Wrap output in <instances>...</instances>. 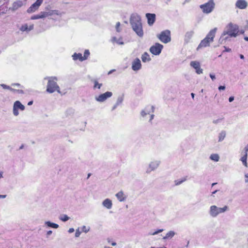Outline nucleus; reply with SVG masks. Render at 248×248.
Segmentation results:
<instances>
[{"instance_id":"1","label":"nucleus","mask_w":248,"mask_h":248,"mask_svg":"<svg viewBox=\"0 0 248 248\" xmlns=\"http://www.w3.org/2000/svg\"><path fill=\"white\" fill-rule=\"evenodd\" d=\"M129 21L133 30L136 34L140 37H142L144 32L140 16L137 13L132 14L130 16Z\"/></svg>"},{"instance_id":"2","label":"nucleus","mask_w":248,"mask_h":248,"mask_svg":"<svg viewBox=\"0 0 248 248\" xmlns=\"http://www.w3.org/2000/svg\"><path fill=\"white\" fill-rule=\"evenodd\" d=\"M238 29L239 27L236 24H233L232 23L228 24L219 38V43L221 44H224L225 40L228 39V37L226 36V35H228L231 37H236L238 34Z\"/></svg>"},{"instance_id":"3","label":"nucleus","mask_w":248,"mask_h":248,"mask_svg":"<svg viewBox=\"0 0 248 248\" xmlns=\"http://www.w3.org/2000/svg\"><path fill=\"white\" fill-rule=\"evenodd\" d=\"M217 31V28H215L211 30L207 34L206 37L202 40L198 47L197 50H199L202 47H205L210 46V43L213 42L215 37V34Z\"/></svg>"},{"instance_id":"4","label":"nucleus","mask_w":248,"mask_h":248,"mask_svg":"<svg viewBox=\"0 0 248 248\" xmlns=\"http://www.w3.org/2000/svg\"><path fill=\"white\" fill-rule=\"evenodd\" d=\"M45 79L48 80L46 91L49 93H53L56 91L60 93V87L57 83L58 80L56 77H46Z\"/></svg>"},{"instance_id":"5","label":"nucleus","mask_w":248,"mask_h":248,"mask_svg":"<svg viewBox=\"0 0 248 248\" xmlns=\"http://www.w3.org/2000/svg\"><path fill=\"white\" fill-rule=\"evenodd\" d=\"M229 210V207L227 205L223 207H218L216 205H211L210 207L209 214L211 217H216L219 214L225 213Z\"/></svg>"},{"instance_id":"6","label":"nucleus","mask_w":248,"mask_h":248,"mask_svg":"<svg viewBox=\"0 0 248 248\" xmlns=\"http://www.w3.org/2000/svg\"><path fill=\"white\" fill-rule=\"evenodd\" d=\"M215 4L213 0H209L207 2L202 4L200 8L204 14H208L211 13L215 8Z\"/></svg>"},{"instance_id":"7","label":"nucleus","mask_w":248,"mask_h":248,"mask_svg":"<svg viewBox=\"0 0 248 248\" xmlns=\"http://www.w3.org/2000/svg\"><path fill=\"white\" fill-rule=\"evenodd\" d=\"M157 37L162 42L168 43L171 40L170 31L168 30H165L157 34Z\"/></svg>"},{"instance_id":"8","label":"nucleus","mask_w":248,"mask_h":248,"mask_svg":"<svg viewBox=\"0 0 248 248\" xmlns=\"http://www.w3.org/2000/svg\"><path fill=\"white\" fill-rule=\"evenodd\" d=\"M113 95L111 92L107 91L105 93H101L99 95L95 96V100L99 103L105 102L108 98H110Z\"/></svg>"},{"instance_id":"9","label":"nucleus","mask_w":248,"mask_h":248,"mask_svg":"<svg viewBox=\"0 0 248 248\" xmlns=\"http://www.w3.org/2000/svg\"><path fill=\"white\" fill-rule=\"evenodd\" d=\"M160 164V161L158 160H155L150 162L146 169V173H150L152 171L155 170L158 168Z\"/></svg>"},{"instance_id":"10","label":"nucleus","mask_w":248,"mask_h":248,"mask_svg":"<svg viewBox=\"0 0 248 248\" xmlns=\"http://www.w3.org/2000/svg\"><path fill=\"white\" fill-rule=\"evenodd\" d=\"M163 46L159 43H156L152 46L150 48V51L155 55H158L161 52Z\"/></svg>"},{"instance_id":"11","label":"nucleus","mask_w":248,"mask_h":248,"mask_svg":"<svg viewBox=\"0 0 248 248\" xmlns=\"http://www.w3.org/2000/svg\"><path fill=\"white\" fill-rule=\"evenodd\" d=\"M18 109L24 110L25 106L19 101H16L13 106V114L15 116H17L19 114Z\"/></svg>"},{"instance_id":"12","label":"nucleus","mask_w":248,"mask_h":248,"mask_svg":"<svg viewBox=\"0 0 248 248\" xmlns=\"http://www.w3.org/2000/svg\"><path fill=\"white\" fill-rule=\"evenodd\" d=\"M25 4V2L24 1L18 0L12 3V6L10 7L9 9L12 11L15 12L18 10Z\"/></svg>"},{"instance_id":"13","label":"nucleus","mask_w":248,"mask_h":248,"mask_svg":"<svg viewBox=\"0 0 248 248\" xmlns=\"http://www.w3.org/2000/svg\"><path fill=\"white\" fill-rule=\"evenodd\" d=\"M43 0H37L35 2L32 4L27 10V13H31L36 11L41 4L43 3Z\"/></svg>"},{"instance_id":"14","label":"nucleus","mask_w":248,"mask_h":248,"mask_svg":"<svg viewBox=\"0 0 248 248\" xmlns=\"http://www.w3.org/2000/svg\"><path fill=\"white\" fill-rule=\"evenodd\" d=\"M248 3L246 0H237L235 3V7L240 10H244L247 8Z\"/></svg>"},{"instance_id":"15","label":"nucleus","mask_w":248,"mask_h":248,"mask_svg":"<svg viewBox=\"0 0 248 248\" xmlns=\"http://www.w3.org/2000/svg\"><path fill=\"white\" fill-rule=\"evenodd\" d=\"M141 63L140 60L139 58H136L132 62V69L135 72L139 71L141 68Z\"/></svg>"},{"instance_id":"16","label":"nucleus","mask_w":248,"mask_h":248,"mask_svg":"<svg viewBox=\"0 0 248 248\" xmlns=\"http://www.w3.org/2000/svg\"><path fill=\"white\" fill-rule=\"evenodd\" d=\"M190 65L196 70L198 74H201L203 72V70L201 68L200 63L198 61H191L190 62Z\"/></svg>"},{"instance_id":"17","label":"nucleus","mask_w":248,"mask_h":248,"mask_svg":"<svg viewBox=\"0 0 248 248\" xmlns=\"http://www.w3.org/2000/svg\"><path fill=\"white\" fill-rule=\"evenodd\" d=\"M155 108L154 106H147L140 112V115L143 118L148 114H150L151 113H153L154 112Z\"/></svg>"},{"instance_id":"18","label":"nucleus","mask_w":248,"mask_h":248,"mask_svg":"<svg viewBox=\"0 0 248 248\" xmlns=\"http://www.w3.org/2000/svg\"><path fill=\"white\" fill-rule=\"evenodd\" d=\"M34 28V25L33 24H31L29 25L26 23L21 25L20 27L19 30L20 31L24 32L27 31L29 32L30 31L32 30Z\"/></svg>"},{"instance_id":"19","label":"nucleus","mask_w":248,"mask_h":248,"mask_svg":"<svg viewBox=\"0 0 248 248\" xmlns=\"http://www.w3.org/2000/svg\"><path fill=\"white\" fill-rule=\"evenodd\" d=\"M146 17L147 18L149 25H153L155 20V14L147 13L146 14Z\"/></svg>"},{"instance_id":"20","label":"nucleus","mask_w":248,"mask_h":248,"mask_svg":"<svg viewBox=\"0 0 248 248\" xmlns=\"http://www.w3.org/2000/svg\"><path fill=\"white\" fill-rule=\"evenodd\" d=\"M194 32L193 31H188L186 32L184 36V43L188 44L194 35Z\"/></svg>"},{"instance_id":"21","label":"nucleus","mask_w":248,"mask_h":248,"mask_svg":"<svg viewBox=\"0 0 248 248\" xmlns=\"http://www.w3.org/2000/svg\"><path fill=\"white\" fill-rule=\"evenodd\" d=\"M115 196L117 198V200L120 202L125 201L127 198L126 195L122 190L117 193L115 194Z\"/></svg>"},{"instance_id":"22","label":"nucleus","mask_w":248,"mask_h":248,"mask_svg":"<svg viewBox=\"0 0 248 248\" xmlns=\"http://www.w3.org/2000/svg\"><path fill=\"white\" fill-rule=\"evenodd\" d=\"M103 206L108 209H110L112 207V202L109 199H106L102 202Z\"/></svg>"},{"instance_id":"23","label":"nucleus","mask_w":248,"mask_h":248,"mask_svg":"<svg viewBox=\"0 0 248 248\" xmlns=\"http://www.w3.org/2000/svg\"><path fill=\"white\" fill-rule=\"evenodd\" d=\"M247 155L248 154L247 153H241V157L240 159V160L242 162L243 165L247 167L248 164H247Z\"/></svg>"},{"instance_id":"24","label":"nucleus","mask_w":248,"mask_h":248,"mask_svg":"<svg viewBox=\"0 0 248 248\" xmlns=\"http://www.w3.org/2000/svg\"><path fill=\"white\" fill-rule=\"evenodd\" d=\"M45 225L50 228L57 229L59 226L58 224L51 222L49 221H46L45 222Z\"/></svg>"},{"instance_id":"25","label":"nucleus","mask_w":248,"mask_h":248,"mask_svg":"<svg viewBox=\"0 0 248 248\" xmlns=\"http://www.w3.org/2000/svg\"><path fill=\"white\" fill-rule=\"evenodd\" d=\"M72 58L74 61L79 60L80 61L82 62L84 59L82 58V55L81 53H75L72 56Z\"/></svg>"},{"instance_id":"26","label":"nucleus","mask_w":248,"mask_h":248,"mask_svg":"<svg viewBox=\"0 0 248 248\" xmlns=\"http://www.w3.org/2000/svg\"><path fill=\"white\" fill-rule=\"evenodd\" d=\"M141 60L143 62H146L151 61L150 55L147 52H144L141 56Z\"/></svg>"},{"instance_id":"27","label":"nucleus","mask_w":248,"mask_h":248,"mask_svg":"<svg viewBox=\"0 0 248 248\" xmlns=\"http://www.w3.org/2000/svg\"><path fill=\"white\" fill-rule=\"evenodd\" d=\"M111 41L112 43H116L118 45H123L124 44L122 37L117 38L116 37H113L111 38Z\"/></svg>"},{"instance_id":"28","label":"nucleus","mask_w":248,"mask_h":248,"mask_svg":"<svg viewBox=\"0 0 248 248\" xmlns=\"http://www.w3.org/2000/svg\"><path fill=\"white\" fill-rule=\"evenodd\" d=\"M175 234V232L173 231H170L168 232L166 235L163 237V239H171Z\"/></svg>"},{"instance_id":"29","label":"nucleus","mask_w":248,"mask_h":248,"mask_svg":"<svg viewBox=\"0 0 248 248\" xmlns=\"http://www.w3.org/2000/svg\"><path fill=\"white\" fill-rule=\"evenodd\" d=\"M226 132L225 131H221L218 134V141L221 142L223 141L226 137Z\"/></svg>"},{"instance_id":"30","label":"nucleus","mask_w":248,"mask_h":248,"mask_svg":"<svg viewBox=\"0 0 248 248\" xmlns=\"http://www.w3.org/2000/svg\"><path fill=\"white\" fill-rule=\"evenodd\" d=\"M224 118L222 116L219 117L216 119H215L213 121V123L215 124H220L224 121Z\"/></svg>"},{"instance_id":"31","label":"nucleus","mask_w":248,"mask_h":248,"mask_svg":"<svg viewBox=\"0 0 248 248\" xmlns=\"http://www.w3.org/2000/svg\"><path fill=\"white\" fill-rule=\"evenodd\" d=\"M210 158L212 160H213L215 162H217L219 161V156L217 154H213L211 155L210 156Z\"/></svg>"},{"instance_id":"32","label":"nucleus","mask_w":248,"mask_h":248,"mask_svg":"<svg viewBox=\"0 0 248 248\" xmlns=\"http://www.w3.org/2000/svg\"><path fill=\"white\" fill-rule=\"evenodd\" d=\"M59 218L62 221L66 222L70 219V217L65 214H62L59 216Z\"/></svg>"},{"instance_id":"33","label":"nucleus","mask_w":248,"mask_h":248,"mask_svg":"<svg viewBox=\"0 0 248 248\" xmlns=\"http://www.w3.org/2000/svg\"><path fill=\"white\" fill-rule=\"evenodd\" d=\"M124 99V94L119 95L117 98L116 103H117V105H119L120 106L123 103Z\"/></svg>"},{"instance_id":"34","label":"nucleus","mask_w":248,"mask_h":248,"mask_svg":"<svg viewBox=\"0 0 248 248\" xmlns=\"http://www.w3.org/2000/svg\"><path fill=\"white\" fill-rule=\"evenodd\" d=\"M48 16H51L53 15H58V16H61V14L58 10H51L49 11H48Z\"/></svg>"},{"instance_id":"35","label":"nucleus","mask_w":248,"mask_h":248,"mask_svg":"<svg viewBox=\"0 0 248 248\" xmlns=\"http://www.w3.org/2000/svg\"><path fill=\"white\" fill-rule=\"evenodd\" d=\"M94 85H93V89H100L101 87L102 86V83H99L96 80H94L93 81Z\"/></svg>"},{"instance_id":"36","label":"nucleus","mask_w":248,"mask_h":248,"mask_svg":"<svg viewBox=\"0 0 248 248\" xmlns=\"http://www.w3.org/2000/svg\"><path fill=\"white\" fill-rule=\"evenodd\" d=\"M186 180V178H183L180 180H176L174 181V183L176 186H178L181 184L182 183L184 182Z\"/></svg>"},{"instance_id":"37","label":"nucleus","mask_w":248,"mask_h":248,"mask_svg":"<svg viewBox=\"0 0 248 248\" xmlns=\"http://www.w3.org/2000/svg\"><path fill=\"white\" fill-rule=\"evenodd\" d=\"M115 29L117 32H120L122 31L121 25L120 22H117L116 24Z\"/></svg>"},{"instance_id":"38","label":"nucleus","mask_w":248,"mask_h":248,"mask_svg":"<svg viewBox=\"0 0 248 248\" xmlns=\"http://www.w3.org/2000/svg\"><path fill=\"white\" fill-rule=\"evenodd\" d=\"M90 53L89 52V50L88 49H86L85 50L84 53V56H82V58L84 59V61L87 59V58L90 56Z\"/></svg>"},{"instance_id":"39","label":"nucleus","mask_w":248,"mask_h":248,"mask_svg":"<svg viewBox=\"0 0 248 248\" xmlns=\"http://www.w3.org/2000/svg\"><path fill=\"white\" fill-rule=\"evenodd\" d=\"M0 86L4 89H7V90H9L11 91H16L15 89H14L12 88H11L10 86H8V85H6L4 84H0Z\"/></svg>"},{"instance_id":"40","label":"nucleus","mask_w":248,"mask_h":248,"mask_svg":"<svg viewBox=\"0 0 248 248\" xmlns=\"http://www.w3.org/2000/svg\"><path fill=\"white\" fill-rule=\"evenodd\" d=\"M41 18H43L46 17L48 16V12H42L40 13Z\"/></svg>"},{"instance_id":"41","label":"nucleus","mask_w":248,"mask_h":248,"mask_svg":"<svg viewBox=\"0 0 248 248\" xmlns=\"http://www.w3.org/2000/svg\"><path fill=\"white\" fill-rule=\"evenodd\" d=\"M90 227H87L86 226H83L81 228L82 231L87 233L90 231Z\"/></svg>"},{"instance_id":"42","label":"nucleus","mask_w":248,"mask_h":248,"mask_svg":"<svg viewBox=\"0 0 248 248\" xmlns=\"http://www.w3.org/2000/svg\"><path fill=\"white\" fill-rule=\"evenodd\" d=\"M41 18L40 14L39 15H34L31 16V20H35Z\"/></svg>"},{"instance_id":"43","label":"nucleus","mask_w":248,"mask_h":248,"mask_svg":"<svg viewBox=\"0 0 248 248\" xmlns=\"http://www.w3.org/2000/svg\"><path fill=\"white\" fill-rule=\"evenodd\" d=\"M163 231V229H159L157 231L152 233H150V235H156L161 232H162Z\"/></svg>"},{"instance_id":"44","label":"nucleus","mask_w":248,"mask_h":248,"mask_svg":"<svg viewBox=\"0 0 248 248\" xmlns=\"http://www.w3.org/2000/svg\"><path fill=\"white\" fill-rule=\"evenodd\" d=\"M80 234L81 232L79 231V229H77L76 231L75 236L76 237H78L80 236Z\"/></svg>"},{"instance_id":"45","label":"nucleus","mask_w":248,"mask_h":248,"mask_svg":"<svg viewBox=\"0 0 248 248\" xmlns=\"http://www.w3.org/2000/svg\"><path fill=\"white\" fill-rule=\"evenodd\" d=\"M209 76L213 81H214L216 79L215 75L214 74L210 73L209 74Z\"/></svg>"},{"instance_id":"46","label":"nucleus","mask_w":248,"mask_h":248,"mask_svg":"<svg viewBox=\"0 0 248 248\" xmlns=\"http://www.w3.org/2000/svg\"><path fill=\"white\" fill-rule=\"evenodd\" d=\"M245 183H248V173H246L245 174Z\"/></svg>"},{"instance_id":"47","label":"nucleus","mask_w":248,"mask_h":248,"mask_svg":"<svg viewBox=\"0 0 248 248\" xmlns=\"http://www.w3.org/2000/svg\"><path fill=\"white\" fill-rule=\"evenodd\" d=\"M224 47L225 49L223 51V52H231V48H227L226 46H224Z\"/></svg>"},{"instance_id":"48","label":"nucleus","mask_w":248,"mask_h":248,"mask_svg":"<svg viewBox=\"0 0 248 248\" xmlns=\"http://www.w3.org/2000/svg\"><path fill=\"white\" fill-rule=\"evenodd\" d=\"M52 231H51V230L48 231L46 233V236L47 237L50 236L52 234Z\"/></svg>"},{"instance_id":"49","label":"nucleus","mask_w":248,"mask_h":248,"mask_svg":"<svg viewBox=\"0 0 248 248\" xmlns=\"http://www.w3.org/2000/svg\"><path fill=\"white\" fill-rule=\"evenodd\" d=\"M119 105H117V103H115V104L114 105L113 107L112 108V110H115Z\"/></svg>"},{"instance_id":"50","label":"nucleus","mask_w":248,"mask_h":248,"mask_svg":"<svg viewBox=\"0 0 248 248\" xmlns=\"http://www.w3.org/2000/svg\"><path fill=\"white\" fill-rule=\"evenodd\" d=\"M151 0H140V1L143 3H147L149 2Z\"/></svg>"},{"instance_id":"51","label":"nucleus","mask_w":248,"mask_h":248,"mask_svg":"<svg viewBox=\"0 0 248 248\" xmlns=\"http://www.w3.org/2000/svg\"><path fill=\"white\" fill-rule=\"evenodd\" d=\"M225 89V86H220L219 87H218V90L219 91H221V90H224Z\"/></svg>"},{"instance_id":"52","label":"nucleus","mask_w":248,"mask_h":248,"mask_svg":"<svg viewBox=\"0 0 248 248\" xmlns=\"http://www.w3.org/2000/svg\"><path fill=\"white\" fill-rule=\"evenodd\" d=\"M154 115L152 113V114H150V119L149 120V122L151 123L152 120L154 119Z\"/></svg>"},{"instance_id":"53","label":"nucleus","mask_w":248,"mask_h":248,"mask_svg":"<svg viewBox=\"0 0 248 248\" xmlns=\"http://www.w3.org/2000/svg\"><path fill=\"white\" fill-rule=\"evenodd\" d=\"M233 100H234V97H233V96H231V97H229V101L230 102H232Z\"/></svg>"},{"instance_id":"54","label":"nucleus","mask_w":248,"mask_h":248,"mask_svg":"<svg viewBox=\"0 0 248 248\" xmlns=\"http://www.w3.org/2000/svg\"><path fill=\"white\" fill-rule=\"evenodd\" d=\"M74 229L72 228H70L69 230H68V232L69 233H72L74 232Z\"/></svg>"},{"instance_id":"55","label":"nucleus","mask_w":248,"mask_h":248,"mask_svg":"<svg viewBox=\"0 0 248 248\" xmlns=\"http://www.w3.org/2000/svg\"><path fill=\"white\" fill-rule=\"evenodd\" d=\"M115 71V69H112V70H111L110 71H109L108 72V75H110L111 74H112L113 72H114Z\"/></svg>"},{"instance_id":"56","label":"nucleus","mask_w":248,"mask_h":248,"mask_svg":"<svg viewBox=\"0 0 248 248\" xmlns=\"http://www.w3.org/2000/svg\"><path fill=\"white\" fill-rule=\"evenodd\" d=\"M6 195H0V198L4 199V198H6Z\"/></svg>"},{"instance_id":"57","label":"nucleus","mask_w":248,"mask_h":248,"mask_svg":"<svg viewBox=\"0 0 248 248\" xmlns=\"http://www.w3.org/2000/svg\"><path fill=\"white\" fill-rule=\"evenodd\" d=\"M12 86H20V84L19 83H13L12 84Z\"/></svg>"},{"instance_id":"58","label":"nucleus","mask_w":248,"mask_h":248,"mask_svg":"<svg viewBox=\"0 0 248 248\" xmlns=\"http://www.w3.org/2000/svg\"><path fill=\"white\" fill-rule=\"evenodd\" d=\"M14 92H18L19 93H23L22 90H16V91H15Z\"/></svg>"},{"instance_id":"59","label":"nucleus","mask_w":248,"mask_h":248,"mask_svg":"<svg viewBox=\"0 0 248 248\" xmlns=\"http://www.w3.org/2000/svg\"><path fill=\"white\" fill-rule=\"evenodd\" d=\"M245 152H244V153H247V152H248V146H246V147H245Z\"/></svg>"},{"instance_id":"60","label":"nucleus","mask_w":248,"mask_h":248,"mask_svg":"<svg viewBox=\"0 0 248 248\" xmlns=\"http://www.w3.org/2000/svg\"><path fill=\"white\" fill-rule=\"evenodd\" d=\"M32 104H33V101H31L28 102V105L29 106H30V105H31Z\"/></svg>"},{"instance_id":"61","label":"nucleus","mask_w":248,"mask_h":248,"mask_svg":"<svg viewBox=\"0 0 248 248\" xmlns=\"http://www.w3.org/2000/svg\"><path fill=\"white\" fill-rule=\"evenodd\" d=\"M3 177V172L0 171V179Z\"/></svg>"},{"instance_id":"62","label":"nucleus","mask_w":248,"mask_h":248,"mask_svg":"<svg viewBox=\"0 0 248 248\" xmlns=\"http://www.w3.org/2000/svg\"><path fill=\"white\" fill-rule=\"evenodd\" d=\"M240 58L241 59H244V55H243L242 54H240Z\"/></svg>"},{"instance_id":"63","label":"nucleus","mask_w":248,"mask_h":248,"mask_svg":"<svg viewBox=\"0 0 248 248\" xmlns=\"http://www.w3.org/2000/svg\"><path fill=\"white\" fill-rule=\"evenodd\" d=\"M165 2L168 4L171 0H164Z\"/></svg>"},{"instance_id":"64","label":"nucleus","mask_w":248,"mask_h":248,"mask_svg":"<svg viewBox=\"0 0 248 248\" xmlns=\"http://www.w3.org/2000/svg\"><path fill=\"white\" fill-rule=\"evenodd\" d=\"M111 245H112V246H116V243H115V242H113V243H111Z\"/></svg>"}]
</instances>
